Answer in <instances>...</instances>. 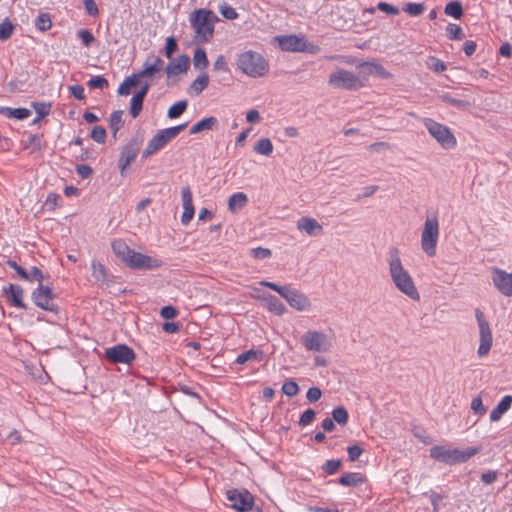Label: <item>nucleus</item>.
Returning a JSON list of instances; mask_svg holds the SVG:
<instances>
[{"label": "nucleus", "mask_w": 512, "mask_h": 512, "mask_svg": "<svg viewBox=\"0 0 512 512\" xmlns=\"http://www.w3.org/2000/svg\"><path fill=\"white\" fill-rule=\"evenodd\" d=\"M389 274L395 287L412 300L418 301L420 294L409 272L402 265L398 248L389 249Z\"/></svg>", "instance_id": "f257e3e1"}, {"label": "nucleus", "mask_w": 512, "mask_h": 512, "mask_svg": "<svg viewBox=\"0 0 512 512\" xmlns=\"http://www.w3.org/2000/svg\"><path fill=\"white\" fill-rule=\"evenodd\" d=\"M218 21L217 15L207 9H198L190 15V23L196 34V39L202 43L212 40L214 26Z\"/></svg>", "instance_id": "f03ea898"}, {"label": "nucleus", "mask_w": 512, "mask_h": 512, "mask_svg": "<svg viewBox=\"0 0 512 512\" xmlns=\"http://www.w3.org/2000/svg\"><path fill=\"white\" fill-rule=\"evenodd\" d=\"M238 69L253 78L264 76L269 70V64L266 59L258 52L245 51L237 57Z\"/></svg>", "instance_id": "7ed1b4c3"}, {"label": "nucleus", "mask_w": 512, "mask_h": 512, "mask_svg": "<svg viewBox=\"0 0 512 512\" xmlns=\"http://www.w3.org/2000/svg\"><path fill=\"white\" fill-rule=\"evenodd\" d=\"M259 284L277 292L287 301V303L292 308L296 309L297 311H306L311 307L309 298L297 289L290 288L286 285L280 286L274 282H269L266 280L260 281Z\"/></svg>", "instance_id": "20e7f679"}, {"label": "nucleus", "mask_w": 512, "mask_h": 512, "mask_svg": "<svg viewBox=\"0 0 512 512\" xmlns=\"http://www.w3.org/2000/svg\"><path fill=\"white\" fill-rule=\"evenodd\" d=\"M477 448H470L467 450L450 449L445 446H434L430 449V456L446 464L463 463L478 453Z\"/></svg>", "instance_id": "39448f33"}, {"label": "nucleus", "mask_w": 512, "mask_h": 512, "mask_svg": "<svg viewBox=\"0 0 512 512\" xmlns=\"http://www.w3.org/2000/svg\"><path fill=\"white\" fill-rule=\"evenodd\" d=\"M187 127V123H183L174 127L159 130L156 135L148 142L142 157L147 158L158 150L162 149L168 142L174 139L180 132Z\"/></svg>", "instance_id": "423d86ee"}, {"label": "nucleus", "mask_w": 512, "mask_h": 512, "mask_svg": "<svg viewBox=\"0 0 512 512\" xmlns=\"http://www.w3.org/2000/svg\"><path fill=\"white\" fill-rule=\"evenodd\" d=\"M439 237V222L436 216L428 217L425 220L421 235V248L429 256L436 254V246Z\"/></svg>", "instance_id": "0eeeda50"}, {"label": "nucleus", "mask_w": 512, "mask_h": 512, "mask_svg": "<svg viewBox=\"0 0 512 512\" xmlns=\"http://www.w3.org/2000/svg\"><path fill=\"white\" fill-rule=\"evenodd\" d=\"M425 128L429 134L443 147L451 149L456 146V138L451 133L450 129L431 118H426L423 121Z\"/></svg>", "instance_id": "6e6552de"}, {"label": "nucleus", "mask_w": 512, "mask_h": 512, "mask_svg": "<svg viewBox=\"0 0 512 512\" xmlns=\"http://www.w3.org/2000/svg\"><path fill=\"white\" fill-rule=\"evenodd\" d=\"M328 83L333 87L346 90H357L364 86L356 74L341 68L330 74Z\"/></svg>", "instance_id": "1a4fd4ad"}, {"label": "nucleus", "mask_w": 512, "mask_h": 512, "mask_svg": "<svg viewBox=\"0 0 512 512\" xmlns=\"http://www.w3.org/2000/svg\"><path fill=\"white\" fill-rule=\"evenodd\" d=\"M475 316L479 327L480 337V344L477 350V354L479 357H484L489 353L492 347V332L489 322L485 319V316L480 309L475 310Z\"/></svg>", "instance_id": "9d476101"}, {"label": "nucleus", "mask_w": 512, "mask_h": 512, "mask_svg": "<svg viewBox=\"0 0 512 512\" xmlns=\"http://www.w3.org/2000/svg\"><path fill=\"white\" fill-rule=\"evenodd\" d=\"M32 300L36 306L43 310L57 312V306L53 303L55 295L52 288L39 284L32 292Z\"/></svg>", "instance_id": "9b49d317"}, {"label": "nucleus", "mask_w": 512, "mask_h": 512, "mask_svg": "<svg viewBox=\"0 0 512 512\" xmlns=\"http://www.w3.org/2000/svg\"><path fill=\"white\" fill-rule=\"evenodd\" d=\"M227 499L231 502V506L239 512L251 510L254 504L253 495L245 489L227 491Z\"/></svg>", "instance_id": "f8f14e48"}, {"label": "nucleus", "mask_w": 512, "mask_h": 512, "mask_svg": "<svg viewBox=\"0 0 512 512\" xmlns=\"http://www.w3.org/2000/svg\"><path fill=\"white\" fill-rule=\"evenodd\" d=\"M105 357L111 363L131 364L135 360V352L125 344H117L105 350Z\"/></svg>", "instance_id": "ddd939ff"}, {"label": "nucleus", "mask_w": 512, "mask_h": 512, "mask_svg": "<svg viewBox=\"0 0 512 512\" xmlns=\"http://www.w3.org/2000/svg\"><path fill=\"white\" fill-rule=\"evenodd\" d=\"M125 264L133 269H155L161 266V261L148 255L131 250Z\"/></svg>", "instance_id": "4468645a"}, {"label": "nucleus", "mask_w": 512, "mask_h": 512, "mask_svg": "<svg viewBox=\"0 0 512 512\" xmlns=\"http://www.w3.org/2000/svg\"><path fill=\"white\" fill-rule=\"evenodd\" d=\"M301 342L308 351L325 352L329 348L326 335L319 331H308L301 337Z\"/></svg>", "instance_id": "2eb2a0df"}, {"label": "nucleus", "mask_w": 512, "mask_h": 512, "mask_svg": "<svg viewBox=\"0 0 512 512\" xmlns=\"http://www.w3.org/2000/svg\"><path fill=\"white\" fill-rule=\"evenodd\" d=\"M274 40L278 43L283 51L289 52H305L307 51L308 42L303 36L298 35H284L276 36Z\"/></svg>", "instance_id": "dca6fc26"}, {"label": "nucleus", "mask_w": 512, "mask_h": 512, "mask_svg": "<svg viewBox=\"0 0 512 512\" xmlns=\"http://www.w3.org/2000/svg\"><path fill=\"white\" fill-rule=\"evenodd\" d=\"M141 145V140L133 138L123 147L119 158V168L122 175H124L126 168L131 162L135 160Z\"/></svg>", "instance_id": "f3484780"}, {"label": "nucleus", "mask_w": 512, "mask_h": 512, "mask_svg": "<svg viewBox=\"0 0 512 512\" xmlns=\"http://www.w3.org/2000/svg\"><path fill=\"white\" fill-rule=\"evenodd\" d=\"M492 281L501 294L504 296L512 295V273H508L503 269L493 267Z\"/></svg>", "instance_id": "a211bd4d"}, {"label": "nucleus", "mask_w": 512, "mask_h": 512, "mask_svg": "<svg viewBox=\"0 0 512 512\" xmlns=\"http://www.w3.org/2000/svg\"><path fill=\"white\" fill-rule=\"evenodd\" d=\"M182 204H183V213L181 216V223L183 225H188L189 222L193 219L195 210L193 206V197L192 192L189 186L183 187L181 191Z\"/></svg>", "instance_id": "6ab92c4d"}, {"label": "nucleus", "mask_w": 512, "mask_h": 512, "mask_svg": "<svg viewBox=\"0 0 512 512\" xmlns=\"http://www.w3.org/2000/svg\"><path fill=\"white\" fill-rule=\"evenodd\" d=\"M164 61L155 55H149L143 63V69L138 73L140 77H153L163 69Z\"/></svg>", "instance_id": "aec40b11"}, {"label": "nucleus", "mask_w": 512, "mask_h": 512, "mask_svg": "<svg viewBox=\"0 0 512 512\" xmlns=\"http://www.w3.org/2000/svg\"><path fill=\"white\" fill-rule=\"evenodd\" d=\"M297 228L305 231L310 236H318L323 232V227L311 217H302L297 221Z\"/></svg>", "instance_id": "412c9836"}, {"label": "nucleus", "mask_w": 512, "mask_h": 512, "mask_svg": "<svg viewBox=\"0 0 512 512\" xmlns=\"http://www.w3.org/2000/svg\"><path fill=\"white\" fill-rule=\"evenodd\" d=\"M190 59L187 55H180L177 59L169 63L166 67V73L169 77L184 73L189 67Z\"/></svg>", "instance_id": "4be33fe9"}, {"label": "nucleus", "mask_w": 512, "mask_h": 512, "mask_svg": "<svg viewBox=\"0 0 512 512\" xmlns=\"http://www.w3.org/2000/svg\"><path fill=\"white\" fill-rule=\"evenodd\" d=\"M4 291L12 306L18 308H26V305L23 302L24 291L21 286L9 284L8 288H5Z\"/></svg>", "instance_id": "5701e85b"}, {"label": "nucleus", "mask_w": 512, "mask_h": 512, "mask_svg": "<svg viewBox=\"0 0 512 512\" xmlns=\"http://www.w3.org/2000/svg\"><path fill=\"white\" fill-rule=\"evenodd\" d=\"M257 299H262L266 303L267 309L275 315L282 316L286 312L285 305L274 295L267 296H253Z\"/></svg>", "instance_id": "b1692460"}, {"label": "nucleus", "mask_w": 512, "mask_h": 512, "mask_svg": "<svg viewBox=\"0 0 512 512\" xmlns=\"http://www.w3.org/2000/svg\"><path fill=\"white\" fill-rule=\"evenodd\" d=\"M365 480V477L361 473L346 472L334 482L346 487H357L363 484Z\"/></svg>", "instance_id": "393cba45"}, {"label": "nucleus", "mask_w": 512, "mask_h": 512, "mask_svg": "<svg viewBox=\"0 0 512 512\" xmlns=\"http://www.w3.org/2000/svg\"><path fill=\"white\" fill-rule=\"evenodd\" d=\"M360 67L364 68L367 74L376 75L383 79H389L392 77L391 73H389L381 64L375 61L362 62Z\"/></svg>", "instance_id": "a878e982"}, {"label": "nucleus", "mask_w": 512, "mask_h": 512, "mask_svg": "<svg viewBox=\"0 0 512 512\" xmlns=\"http://www.w3.org/2000/svg\"><path fill=\"white\" fill-rule=\"evenodd\" d=\"M512 406V396L506 395L498 403V405L491 411L490 420L492 422L499 421L504 413H506Z\"/></svg>", "instance_id": "bb28decb"}, {"label": "nucleus", "mask_w": 512, "mask_h": 512, "mask_svg": "<svg viewBox=\"0 0 512 512\" xmlns=\"http://www.w3.org/2000/svg\"><path fill=\"white\" fill-rule=\"evenodd\" d=\"M218 127V119L216 117L210 116L203 118L194 124L190 129V134H197L204 130H215Z\"/></svg>", "instance_id": "cd10ccee"}, {"label": "nucleus", "mask_w": 512, "mask_h": 512, "mask_svg": "<svg viewBox=\"0 0 512 512\" xmlns=\"http://www.w3.org/2000/svg\"><path fill=\"white\" fill-rule=\"evenodd\" d=\"M111 246L117 258L125 263L132 249L122 239L114 240Z\"/></svg>", "instance_id": "c85d7f7f"}, {"label": "nucleus", "mask_w": 512, "mask_h": 512, "mask_svg": "<svg viewBox=\"0 0 512 512\" xmlns=\"http://www.w3.org/2000/svg\"><path fill=\"white\" fill-rule=\"evenodd\" d=\"M248 202V197L245 193L237 192L232 194L228 199V209L231 212L242 209Z\"/></svg>", "instance_id": "c756f323"}, {"label": "nucleus", "mask_w": 512, "mask_h": 512, "mask_svg": "<svg viewBox=\"0 0 512 512\" xmlns=\"http://www.w3.org/2000/svg\"><path fill=\"white\" fill-rule=\"evenodd\" d=\"M0 113L8 118H14L18 120L26 119L31 115L30 110L27 108L3 107L1 108Z\"/></svg>", "instance_id": "7c9ffc66"}, {"label": "nucleus", "mask_w": 512, "mask_h": 512, "mask_svg": "<svg viewBox=\"0 0 512 512\" xmlns=\"http://www.w3.org/2000/svg\"><path fill=\"white\" fill-rule=\"evenodd\" d=\"M123 111L117 110L111 113L109 117V128L114 138L117 136V132L123 127L124 121L122 119Z\"/></svg>", "instance_id": "2f4dec72"}, {"label": "nucleus", "mask_w": 512, "mask_h": 512, "mask_svg": "<svg viewBox=\"0 0 512 512\" xmlns=\"http://www.w3.org/2000/svg\"><path fill=\"white\" fill-rule=\"evenodd\" d=\"M263 355L264 354H263L262 350L250 349L246 352L239 354L236 358V363L244 364L250 360L261 361L263 358Z\"/></svg>", "instance_id": "473e14b6"}, {"label": "nucleus", "mask_w": 512, "mask_h": 512, "mask_svg": "<svg viewBox=\"0 0 512 512\" xmlns=\"http://www.w3.org/2000/svg\"><path fill=\"white\" fill-rule=\"evenodd\" d=\"M193 65L195 69H205L209 65L206 51L203 48L198 47L194 51Z\"/></svg>", "instance_id": "72a5a7b5"}, {"label": "nucleus", "mask_w": 512, "mask_h": 512, "mask_svg": "<svg viewBox=\"0 0 512 512\" xmlns=\"http://www.w3.org/2000/svg\"><path fill=\"white\" fill-rule=\"evenodd\" d=\"M446 15L455 19H460L463 16V7L460 1L454 0L446 4L444 8Z\"/></svg>", "instance_id": "f704fd0d"}, {"label": "nucleus", "mask_w": 512, "mask_h": 512, "mask_svg": "<svg viewBox=\"0 0 512 512\" xmlns=\"http://www.w3.org/2000/svg\"><path fill=\"white\" fill-rule=\"evenodd\" d=\"M254 151L264 156H270L273 152V144L269 138H261L254 145Z\"/></svg>", "instance_id": "c9c22d12"}, {"label": "nucleus", "mask_w": 512, "mask_h": 512, "mask_svg": "<svg viewBox=\"0 0 512 512\" xmlns=\"http://www.w3.org/2000/svg\"><path fill=\"white\" fill-rule=\"evenodd\" d=\"M208 84L209 76L206 73H202L192 82L190 90L196 95H199L204 89L208 87Z\"/></svg>", "instance_id": "e433bc0d"}, {"label": "nucleus", "mask_w": 512, "mask_h": 512, "mask_svg": "<svg viewBox=\"0 0 512 512\" xmlns=\"http://www.w3.org/2000/svg\"><path fill=\"white\" fill-rule=\"evenodd\" d=\"M440 98L443 102L447 103V104H450L451 106H454L458 109H461V110H465V109H468L469 106H470V103L465 101V100H461V99H457V98H454L452 97L451 94L449 93H443L440 95Z\"/></svg>", "instance_id": "4c0bfd02"}, {"label": "nucleus", "mask_w": 512, "mask_h": 512, "mask_svg": "<svg viewBox=\"0 0 512 512\" xmlns=\"http://www.w3.org/2000/svg\"><path fill=\"white\" fill-rule=\"evenodd\" d=\"M187 105H188V103L186 100H181V101L174 103L168 109V112H167L168 118L175 119V118L180 117L187 109Z\"/></svg>", "instance_id": "58836bf2"}, {"label": "nucleus", "mask_w": 512, "mask_h": 512, "mask_svg": "<svg viewBox=\"0 0 512 512\" xmlns=\"http://www.w3.org/2000/svg\"><path fill=\"white\" fill-rule=\"evenodd\" d=\"M341 466H342L341 459H330V460H327L321 466V469L325 475H333L341 468Z\"/></svg>", "instance_id": "ea45409f"}, {"label": "nucleus", "mask_w": 512, "mask_h": 512, "mask_svg": "<svg viewBox=\"0 0 512 512\" xmlns=\"http://www.w3.org/2000/svg\"><path fill=\"white\" fill-rule=\"evenodd\" d=\"M348 418V411L343 406H339L332 411V419L339 425H345L348 422Z\"/></svg>", "instance_id": "a19ab883"}, {"label": "nucleus", "mask_w": 512, "mask_h": 512, "mask_svg": "<svg viewBox=\"0 0 512 512\" xmlns=\"http://www.w3.org/2000/svg\"><path fill=\"white\" fill-rule=\"evenodd\" d=\"M13 31H14L13 24L9 21L8 18L4 19L0 23V40L1 41L8 40L12 36Z\"/></svg>", "instance_id": "79ce46f5"}, {"label": "nucleus", "mask_w": 512, "mask_h": 512, "mask_svg": "<svg viewBox=\"0 0 512 512\" xmlns=\"http://www.w3.org/2000/svg\"><path fill=\"white\" fill-rule=\"evenodd\" d=\"M35 26L40 31H43V32L49 30L52 26V21H51L50 15L48 13L39 14V16L36 18Z\"/></svg>", "instance_id": "37998d69"}, {"label": "nucleus", "mask_w": 512, "mask_h": 512, "mask_svg": "<svg viewBox=\"0 0 512 512\" xmlns=\"http://www.w3.org/2000/svg\"><path fill=\"white\" fill-rule=\"evenodd\" d=\"M424 10L425 6L423 3L408 2L403 7V11L411 16H419L424 12Z\"/></svg>", "instance_id": "c03bdc74"}, {"label": "nucleus", "mask_w": 512, "mask_h": 512, "mask_svg": "<svg viewBox=\"0 0 512 512\" xmlns=\"http://www.w3.org/2000/svg\"><path fill=\"white\" fill-rule=\"evenodd\" d=\"M447 36L451 40H462L464 38V33L462 28L457 24H448L446 28Z\"/></svg>", "instance_id": "a18cd8bd"}, {"label": "nucleus", "mask_w": 512, "mask_h": 512, "mask_svg": "<svg viewBox=\"0 0 512 512\" xmlns=\"http://www.w3.org/2000/svg\"><path fill=\"white\" fill-rule=\"evenodd\" d=\"M282 392L288 397H294L299 392V386L295 381L287 380L282 385Z\"/></svg>", "instance_id": "49530a36"}, {"label": "nucleus", "mask_w": 512, "mask_h": 512, "mask_svg": "<svg viewBox=\"0 0 512 512\" xmlns=\"http://www.w3.org/2000/svg\"><path fill=\"white\" fill-rule=\"evenodd\" d=\"M87 86L90 89H104L109 86V83L108 80L103 76H95L87 82Z\"/></svg>", "instance_id": "de8ad7c7"}, {"label": "nucleus", "mask_w": 512, "mask_h": 512, "mask_svg": "<svg viewBox=\"0 0 512 512\" xmlns=\"http://www.w3.org/2000/svg\"><path fill=\"white\" fill-rule=\"evenodd\" d=\"M143 102H144V99L142 98H139L138 96L134 95L131 99V102H130V114L133 118H136L142 108H143Z\"/></svg>", "instance_id": "09e8293b"}, {"label": "nucleus", "mask_w": 512, "mask_h": 512, "mask_svg": "<svg viewBox=\"0 0 512 512\" xmlns=\"http://www.w3.org/2000/svg\"><path fill=\"white\" fill-rule=\"evenodd\" d=\"M426 64L429 69L436 73H440L446 70L445 63L436 57H429Z\"/></svg>", "instance_id": "8fccbe9b"}, {"label": "nucleus", "mask_w": 512, "mask_h": 512, "mask_svg": "<svg viewBox=\"0 0 512 512\" xmlns=\"http://www.w3.org/2000/svg\"><path fill=\"white\" fill-rule=\"evenodd\" d=\"M77 36L81 39L85 47H90L95 42V37L92 32L88 29H80L77 32Z\"/></svg>", "instance_id": "3c124183"}, {"label": "nucleus", "mask_w": 512, "mask_h": 512, "mask_svg": "<svg viewBox=\"0 0 512 512\" xmlns=\"http://www.w3.org/2000/svg\"><path fill=\"white\" fill-rule=\"evenodd\" d=\"M106 135V130L102 126H94L91 130V138L97 143H105Z\"/></svg>", "instance_id": "603ef678"}, {"label": "nucleus", "mask_w": 512, "mask_h": 512, "mask_svg": "<svg viewBox=\"0 0 512 512\" xmlns=\"http://www.w3.org/2000/svg\"><path fill=\"white\" fill-rule=\"evenodd\" d=\"M219 12L224 18L228 20H234L238 17V13L236 12V10L226 3H223L219 6Z\"/></svg>", "instance_id": "864d4df0"}, {"label": "nucleus", "mask_w": 512, "mask_h": 512, "mask_svg": "<svg viewBox=\"0 0 512 512\" xmlns=\"http://www.w3.org/2000/svg\"><path fill=\"white\" fill-rule=\"evenodd\" d=\"M316 413L313 409L309 408L305 410L299 419V425L301 427H305L309 424H311L315 419Z\"/></svg>", "instance_id": "5fc2aeb1"}, {"label": "nucleus", "mask_w": 512, "mask_h": 512, "mask_svg": "<svg viewBox=\"0 0 512 512\" xmlns=\"http://www.w3.org/2000/svg\"><path fill=\"white\" fill-rule=\"evenodd\" d=\"M32 106L34 107V109L38 115V118H44L45 116L49 115L50 110H51V105L49 103L35 102L32 104Z\"/></svg>", "instance_id": "6e6d98bb"}, {"label": "nucleus", "mask_w": 512, "mask_h": 512, "mask_svg": "<svg viewBox=\"0 0 512 512\" xmlns=\"http://www.w3.org/2000/svg\"><path fill=\"white\" fill-rule=\"evenodd\" d=\"M364 449L358 444L347 447L348 460L350 462L356 461L363 453Z\"/></svg>", "instance_id": "4d7b16f0"}, {"label": "nucleus", "mask_w": 512, "mask_h": 512, "mask_svg": "<svg viewBox=\"0 0 512 512\" xmlns=\"http://www.w3.org/2000/svg\"><path fill=\"white\" fill-rule=\"evenodd\" d=\"M471 409L475 414L480 416L484 415L487 411L486 407L483 405L482 399L480 396L473 398L471 402Z\"/></svg>", "instance_id": "13d9d810"}, {"label": "nucleus", "mask_w": 512, "mask_h": 512, "mask_svg": "<svg viewBox=\"0 0 512 512\" xmlns=\"http://www.w3.org/2000/svg\"><path fill=\"white\" fill-rule=\"evenodd\" d=\"M92 275L97 281H103L106 277L105 268L100 263H92Z\"/></svg>", "instance_id": "bf43d9fd"}, {"label": "nucleus", "mask_w": 512, "mask_h": 512, "mask_svg": "<svg viewBox=\"0 0 512 512\" xmlns=\"http://www.w3.org/2000/svg\"><path fill=\"white\" fill-rule=\"evenodd\" d=\"M178 45L176 42V39L174 37H168L166 39V45H165V56L167 58H171L172 55L177 51Z\"/></svg>", "instance_id": "052dcab7"}, {"label": "nucleus", "mask_w": 512, "mask_h": 512, "mask_svg": "<svg viewBox=\"0 0 512 512\" xmlns=\"http://www.w3.org/2000/svg\"><path fill=\"white\" fill-rule=\"evenodd\" d=\"M28 279L26 281L33 282L38 281L39 284H42L44 280V275L42 271L38 267H32L29 272H27Z\"/></svg>", "instance_id": "680f3d73"}, {"label": "nucleus", "mask_w": 512, "mask_h": 512, "mask_svg": "<svg viewBox=\"0 0 512 512\" xmlns=\"http://www.w3.org/2000/svg\"><path fill=\"white\" fill-rule=\"evenodd\" d=\"M41 139L42 135L39 134H30L27 143L25 145L26 148L29 146H33V150H40L41 149Z\"/></svg>", "instance_id": "e2e57ef3"}, {"label": "nucleus", "mask_w": 512, "mask_h": 512, "mask_svg": "<svg viewBox=\"0 0 512 512\" xmlns=\"http://www.w3.org/2000/svg\"><path fill=\"white\" fill-rule=\"evenodd\" d=\"M213 69L215 71H222L225 73H229V67L227 65L226 59L223 55H219L216 59V61L213 64Z\"/></svg>", "instance_id": "0e129e2a"}, {"label": "nucleus", "mask_w": 512, "mask_h": 512, "mask_svg": "<svg viewBox=\"0 0 512 512\" xmlns=\"http://www.w3.org/2000/svg\"><path fill=\"white\" fill-rule=\"evenodd\" d=\"M251 255L255 259H265L271 256V250L262 247L253 248L251 249Z\"/></svg>", "instance_id": "69168bd1"}, {"label": "nucleus", "mask_w": 512, "mask_h": 512, "mask_svg": "<svg viewBox=\"0 0 512 512\" xmlns=\"http://www.w3.org/2000/svg\"><path fill=\"white\" fill-rule=\"evenodd\" d=\"M85 10L88 15L96 16L99 13V9L94 0H83Z\"/></svg>", "instance_id": "338daca9"}, {"label": "nucleus", "mask_w": 512, "mask_h": 512, "mask_svg": "<svg viewBox=\"0 0 512 512\" xmlns=\"http://www.w3.org/2000/svg\"><path fill=\"white\" fill-rule=\"evenodd\" d=\"M178 314V311L175 307L173 306H164L161 308V311H160V315L164 318V319H173L177 316Z\"/></svg>", "instance_id": "774afa93"}]
</instances>
